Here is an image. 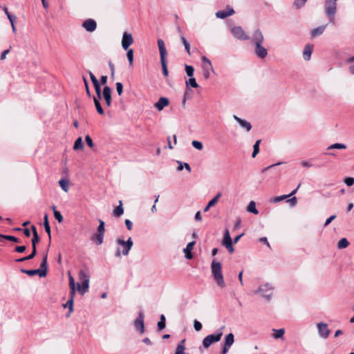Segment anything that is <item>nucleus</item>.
<instances>
[{"mask_svg":"<svg viewBox=\"0 0 354 354\" xmlns=\"http://www.w3.org/2000/svg\"><path fill=\"white\" fill-rule=\"evenodd\" d=\"M263 41L262 32L259 29L256 30L252 34V42L255 45V55L261 59H264L268 55L267 49L262 46Z\"/></svg>","mask_w":354,"mask_h":354,"instance_id":"nucleus-1","label":"nucleus"},{"mask_svg":"<svg viewBox=\"0 0 354 354\" xmlns=\"http://www.w3.org/2000/svg\"><path fill=\"white\" fill-rule=\"evenodd\" d=\"M211 272L212 276L216 285L223 288L225 287V283L224 281L223 273H222V266L220 262L216 261L214 259L211 264Z\"/></svg>","mask_w":354,"mask_h":354,"instance_id":"nucleus-2","label":"nucleus"},{"mask_svg":"<svg viewBox=\"0 0 354 354\" xmlns=\"http://www.w3.org/2000/svg\"><path fill=\"white\" fill-rule=\"evenodd\" d=\"M48 255L45 254L43 256L42 261L40 263V267L39 269L36 270H25L21 269V272L22 273H25L28 276H35L38 274L40 277H44L47 274V269H48V263H47Z\"/></svg>","mask_w":354,"mask_h":354,"instance_id":"nucleus-3","label":"nucleus"},{"mask_svg":"<svg viewBox=\"0 0 354 354\" xmlns=\"http://www.w3.org/2000/svg\"><path fill=\"white\" fill-rule=\"evenodd\" d=\"M337 0H325L324 2V13L328 17L329 22L335 24V17L337 10Z\"/></svg>","mask_w":354,"mask_h":354,"instance_id":"nucleus-4","label":"nucleus"},{"mask_svg":"<svg viewBox=\"0 0 354 354\" xmlns=\"http://www.w3.org/2000/svg\"><path fill=\"white\" fill-rule=\"evenodd\" d=\"M79 278L82 285L78 283L77 284V290L81 295H84L88 290L90 277L86 271L81 270L79 272Z\"/></svg>","mask_w":354,"mask_h":354,"instance_id":"nucleus-5","label":"nucleus"},{"mask_svg":"<svg viewBox=\"0 0 354 354\" xmlns=\"http://www.w3.org/2000/svg\"><path fill=\"white\" fill-rule=\"evenodd\" d=\"M158 46L160 55V62L162 68L163 75L167 77L168 76V69L167 66V61H166V55H167V50L165 46V42L162 39H158Z\"/></svg>","mask_w":354,"mask_h":354,"instance_id":"nucleus-6","label":"nucleus"},{"mask_svg":"<svg viewBox=\"0 0 354 354\" xmlns=\"http://www.w3.org/2000/svg\"><path fill=\"white\" fill-rule=\"evenodd\" d=\"M224 328V326H222L221 328H218L215 333L206 336L203 340V346L207 348L210 346L211 344L213 343L219 342L221 339V337L223 335V329Z\"/></svg>","mask_w":354,"mask_h":354,"instance_id":"nucleus-7","label":"nucleus"},{"mask_svg":"<svg viewBox=\"0 0 354 354\" xmlns=\"http://www.w3.org/2000/svg\"><path fill=\"white\" fill-rule=\"evenodd\" d=\"M272 290L273 287L270 283H267L260 286L256 292L259 293L266 299L270 301L272 295Z\"/></svg>","mask_w":354,"mask_h":354,"instance_id":"nucleus-8","label":"nucleus"},{"mask_svg":"<svg viewBox=\"0 0 354 354\" xmlns=\"http://www.w3.org/2000/svg\"><path fill=\"white\" fill-rule=\"evenodd\" d=\"M203 61V77L205 80H207L210 77V71L214 72L211 61L205 56L202 57Z\"/></svg>","mask_w":354,"mask_h":354,"instance_id":"nucleus-9","label":"nucleus"},{"mask_svg":"<svg viewBox=\"0 0 354 354\" xmlns=\"http://www.w3.org/2000/svg\"><path fill=\"white\" fill-rule=\"evenodd\" d=\"M231 33L233 36L240 40H248L250 37L245 32L241 26H235L231 29Z\"/></svg>","mask_w":354,"mask_h":354,"instance_id":"nucleus-10","label":"nucleus"},{"mask_svg":"<svg viewBox=\"0 0 354 354\" xmlns=\"http://www.w3.org/2000/svg\"><path fill=\"white\" fill-rule=\"evenodd\" d=\"M144 319V313L142 311H140L138 317L133 323L134 327L140 332V334H143L145 333Z\"/></svg>","mask_w":354,"mask_h":354,"instance_id":"nucleus-11","label":"nucleus"},{"mask_svg":"<svg viewBox=\"0 0 354 354\" xmlns=\"http://www.w3.org/2000/svg\"><path fill=\"white\" fill-rule=\"evenodd\" d=\"M133 43V38L131 33L124 32L122 39V46L124 50H127L129 47Z\"/></svg>","mask_w":354,"mask_h":354,"instance_id":"nucleus-12","label":"nucleus"},{"mask_svg":"<svg viewBox=\"0 0 354 354\" xmlns=\"http://www.w3.org/2000/svg\"><path fill=\"white\" fill-rule=\"evenodd\" d=\"M117 243L123 246L124 248L122 250V254L124 255H127L131 247L133 246V241L131 237H129L127 241H124L120 239H118Z\"/></svg>","mask_w":354,"mask_h":354,"instance_id":"nucleus-13","label":"nucleus"},{"mask_svg":"<svg viewBox=\"0 0 354 354\" xmlns=\"http://www.w3.org/2000/svg\"><path fill=\"white\" fill-rule=\"evenodd\" d=\"M234 342V335L232 333H229L228 335H227L225 336L224 345H223V348L222 350L223 354H225L226 353L228 352L229 349L233 344Z\"/></svg>","mask_w":354,"mask_h":354,"instance_id":"nucleus-14","label":"nucleus"},{"mask_svg":"<svg viewBox=\"0 0 354 354\" xmlns=\"http://www.w3.org/2000/svg\"><path fill=\"white\" fill-rule=\"evenodd\" d=\"M235 13L234 9L230 6H227L225 10H219L216 12V17L219 19H225Z\"/></svg>","mask_w":354,"mask_h":354,"instance_id":"nucleus-15","label":"nucleus"},{"mask_svg":"<svg viewBox=\"0 0 354 354\" xmlns=\"http://www.w3.org/2000/svg\"><path fill=\"white\" fill-rule=\"evenodd\" d=\"M318 333L322 338H327L330 334V330L328 328V325L325 323L320 322L317 324Z\"/></svg>","mask_w":354,"mask_h":354,"instance_id":"nucleus-16","label":"nucleus"},{"mask_svg":"<svg viewBox=\"0 0 354 354\" xmlns=\"http://www.w3.org/2000/svg\"><path fill=\"white\" fill-rule=\"evenodd\" d=\"M68 281H69V288H70V298L69 299H72L74 301V298L75 296L76 289H75V279L68 272Z\"/></svg>","mask_w":354,"mask_h":354,"instance_id":"nucleus-17","label":"nucleus"},{"mask_svg":"<svg viewBox=\"0 0 354 354\" xmlns=\"http://www.w3.org/2000/svg\"><path fill=\"white\" fill-rule=\"evenodd\" d=\"M234 119L239 123L241 128L245 129L248 132L250 131L252 129L251 124L245 120L241 119L236 116V115H233Z\"/></svg>","mask_w":354,"mask_h":354,"instance_id":"nucleus-18","label":"nucleus"},{"mask_svg":"<svg viewBox=\"0 0 354 354\" xmlns=\"http://www.w3.org/2000/svg\"><path fill=\"white\" fill-rule=\"evenodd\" d=\"M82 26L86 30L93 32L97 28V24L93 19H88L83 23Z\"/></svg>","mask_w":354,"mask_h":354,"instance_id":"nucleus-19","label":"nucleus"},{"mask_svg":"<svg viewBox=\"0 0 354 354\" xmlns=\"http://www.w3.org/2000/svg\"><path fill=\"white\" fill-rule=\"evenodd\" d=\"M102 95L105 100L106 104L110 106L111 105V90L109 86H105L104 87Z\"/></svg>","mask_w":354,"mask_h":354,"instance_id":"nucleus-20","label":"nucleus"},{"mask_svg":"<svg viewBox=\"0 0 354 354\" xmlns=\"http://www.w3.org/2000/svg\"><path fill=\"white\" fill-rule=\"evenodd\" d=\"M169 103V100L167 97H161L158 99V102L155 103L154 107L158 110L161 111L163 109L165 106H167Z\"/></svg>","mask_w":354,"mask_h":354,"instance_id":"nucleus-21","label":"nucleus"},{"mask_svg":"<svg viewBox=\"0 0 354 354\" xmlns=\"http://www.w3.org/2000/svg\"><path fill=\"white\" fill-rule=\"evenodd\" d=\"M195 244V241L189 242L185 248H184L183 252L185 253V257L187 259H192L193 258V254L192 253V250H193V247Z\"/></svg>","mask_w":354,"mask_h":354,"instance_id":"nucleus-22","label":"nucleus"},{"mask_svg":"<svg viewBox=\"0 0 354 354\" xmlns=\"http://www.w3.org/2000/svg\"><path fill=\"white\" fill-rule=\"evenodd\" d=\"M31 229H32V235H33L32 240H31L32 247V248L35 249V248H37L36 245H37V243H38L39 242L40 237L37 233V228L35 225H32Z\"/></svg>","mask_w":354,"mask_h":354,"instance_id":"nucleus-23","label":"nucleus"},{"mask_svg":"<svg viewBox=\"0 0 354 354\" xmlns=\"http://www.w3.org/2000/svg\"><path fill=\"white\" fill-rule=\"evenodd\" d=\"M313 46L308 44L304 47L303 51V57L305 60L308 61L310 59L311 54L313 53Z\"/></svg>","mask_w":354,"mask_h":354,"instance_id":"nucleus-24","label":"nucleus"},{"mask_svg":"<svg viewBox=\"0 0 354 354\" xmlns=\"http://www.w3.org/2000/svg\"><path fill=\"white\" fill-rule=\"evenodd\" d=\"M326 26H327V25L326 24V25L318 26V27L313 29L311 31V37H315L317 36L321 35L324 32Z\"/></svg>","mask_w":354,"mask_h":354,"instance_id":"nucleus-25","label":"nucleus"},{"mask_svg":"<svg viewBox=\"0 0 354 354\" xmlns=\"http://www.w3.org/2000/svg\"><path fill=\"white\" fill-rule=\"evenodd\" d=\"M104 234L96 232L91 236V240L97 245H101L104 241Z\"/></svg>","mask_w":354,"mask_h":354,"instance_id":"nucleus-26","label":"nucleus"},{"mask_svg":"<svg viewBox=\"0 0 354 354\" xmlns=\"http://www.w3.org/2000/svg\"><path fill=\"white\" fill-rule=\"evenodd\" d=\"M232 243V239L230 237V232L228 229H225L224 232V236L223 239V245L226 247Z\"/></svg>","mask_w":354,"mask_h":354,"instance_id":"nucleus-27","label":"nucleus"},{"mask_svg":"<svg viewBox=\"0 0 354 354\" xmlns=\"http://www.w3.org/2000/svg\"><path fill=\"white\" fill-rule=\"evenodd\" d=\"M221 196V193H218L211 201H209L207 205L204 209V212H207L211 207L214 206L218 202Z\"/></svg>","mask_w":354,"mask_h":354,"instance_id":"nucleus-28","label":"nucleus"},{"mask_svg":"<svg viewBox=\"0 0 354 354\" xmlns=\"http://www.w3.org/2000/svg\"><path fill=\"white\" fill-rule=\"evenodd\" d=\"M44 227L46 232L48 234L49 242L50 243V239H51V236H50V225H49L48 218V214H45V215H44Z\"/></svg>","mask_w":354,"mask_h":354,"instance_id":"nucleus-29","label":"nucleus"},{"mask_svg":"<svg viewBox=\"0 0 354 354\" xmlns=\"http://www.w3.org/2000/svg\"><path fill=\"white\" fill-rule=\"evenodd\" d=\"M272 337L274 339H282L285 333L284 328L273 329Z\"/></svg>","mask_w":354,"mask_h":354,"instance_id":"nucleus-30","label":"nucleus"},{"mask_svg":"<svg viewBox=\"0 0 354 354\" xmlns=\"http://www.w3.org/2000/svg\"><path fill=\"white\" fill-rule=\"evenodd\" d=\"M123 212H124V209H123V207L122 205V201H120V205L114 209L113 214V216H115L116 217H120V216H122L123 214Z\"/></svg>","mask_w":354,"mask_h":354,"instance_id":"nucleus-31","label":"nucleus"},{"mask_svg":"<svg viewBox=\"0 0 354 354\" xmlns=\"http://www.w3.org/2000/svg\"><path fill=\"white\" fill-rule=\"evenodd\" d=\"M84 148V144L82 142V139L81 137H79L76 139L75 141L74 145H73V149L74 150H82Z\"/></svg>","mask_w":354,"mask_h":354,"instance_id":"nucleus-32","label":"nucleus"},{"mask_svg":"<svg viewBox=\"0 0 354 354\" xmlns=\"http://www.w3.org/2000/svg\"><path fill=\"white\" fill-rule=\"evenodd\" d=\"M93 100H94L95 106L96 108L97 113L100 115H103L104 113V111L100 104L99 99H97L96 97H93Z\"/></svg>","mask_w":354,"mask_h":354,"instance_id":"nucleus-33","label":"nucleus"},{"mask_svg":"<svg viewBox=\"0 0 354 354\" xmlns=\"http://www.w3.org/2000/svg\"><path fill=\"white\" fill-rule=\"evenodd\" d=\"M348 245H349L348 241L346 238H342L339 241V242L337 243V248L339 249H343V248H347L348 246Z\"/></svg>","mask_w":354,"mask_h":354,"instance_id":"nucleus-34","label":"nucleus"},{"mask_svg":"<svg viewBox=\"0 0 354 354\" xmlns=\"http://www.w3.org/2000/svg\"><path fill=\"white\" fill-rule=\"evenodd\" d=\"M247 210L249 212L253 213L254 214H257L259 213L256 208V204L254 201L250 202L249 205H248Z\"/></svg>","mask_w":354,"mask_h":354,"instance_id":"nucleus-35","label":"nucleus"},{"mask_svg":"<svg viewBox=\"0 0 354 354\" xmlns=\"http://www.w3.org/2000/svg\"><path fill=\"white\" fill-rule=\"evenodd\" d=\"M0 238L3 239L7 241L15 242V243L20 242L19 239H17V237H15L14 236H11V235H4V234H0Z\"/></svg>","mask_w":354,"mask_h":354,"instance_id":"nucleus-36","label":"nucleus"},{"mask_svg":"<svg viewBox=\"0 0 354 354\" xmlns=\"http://www.w3.org/2000/svg\"><path fill=\"white\" fill-rule=\"evenodd\" d=\"M187 87L192 86L193 88L198 87V84H197L196 79L193 77H190V78L186 81Z\"/></svg>","mask_w":354,"mask_h":354,"instance_id":"nucleus-37","label":"nucleus"},{"mask_svg":"<svg viewBox=\"0 0 354 354\" xmlns=\"http://www.w3.org/2000/svg\"><path fill=\"white\" fill-rule=\"evenodd\" d=\"M53 214H54V217L59 222V223H62L63 221V216L61 214V213L56 210V207L55 206H53Z\"/></svg>","mask_w":354,"mask_h":354,"instance_id":"nucleus-38","label":"nucleus"},{"mask_svg":"<svg viewBox=\"0 0 354 354\" xmlns=\"http://www.w3.org/2000/svg\"><path fill=\"white\" fill-rule=\"evenodd\" d=\"M158 330H161L165 328V317L164 315H161L160 317V321L157 324Z\"/></svg>","mask_w":354,"mask_h":354,"instance_id":"nucleus-39","label":"nucleus"},{"mask_svg":"<svg viewBox=\"0 0 354 354\" xmlns=\"http://www.w3.org/2000/svg\"><path fill=\"white\" fill-rule=\"evenodd\" d=\"M288 197H290V195H282V196L274 197L272 198H270V202L272 203H279Z\"/></svg>","mask_w":354,"mask_h":354,"instance_id":"nucleus-40","label":"nucleus"},{"mask_svg":"<svg viewBox=\"0 0 354 354\" xmlns=\"http://www.w3.org/2000/svg\"><path fill=\"white\" fill-rule=\"evenodd\" d=\"M261 143V140H258L256 141L253 146V152L252 154V157L254 158L259 152V145Z\"/></svg>","mask_w":354,"mask_h":354,"instance_id":"nucleus-41","label":"nucleus"},{"mask_svg":"<svg viewBox=\"0 0 354 354\" xmlns=\"http://www.w3.org/2000/svg\"><path fill=\"white\" fill-rule=\"evenodd\" d=\"M181 41L183 43V44L185 46V49L186 50V52L190 55V45L189 44V42L187 41L186 38L185 37L184 35H181Z\"/></svg>","mask_w":354,"mask_h":354,"instance_id":"nucleus-42","label":"nucleus"},{"mask_svg":"<svg viewBox=\"0 0 354 354\" xmlns=\"http://www.w3.org/2000/svg\"><path fill=\"white\" fill-rule=\"evenodd\" d=\"M59 186L61 187V188L64 191V192H68V181L66 179H61L59 181Z\"/></svg>","mask_w":354,"mask_h":354,"instance_id":"nucleus-43","label":"nucleus"},{"mask_svg":"<svg viewBox=\"0 0 354 354\" xmlns=\"http://www.w3.org/2000/svg\"><path fill=\"white\" fill-rule=\"evenodd\" d=\"M346 148V146L344 144L335 143V144H333V145H330L328 147V149H344Z\"/></svg>","mask_w":354,"mask_h":354,"instance_id":"nucleus-44","label":"nucleus"},{"mask_svg":"<svg viewBox=\"0 0 354 354\" xmlns=\"http://www.w3.org/2000/svg\"><path fill=\"white\" fill-rule=\"evenodd\" d=\"M97 232L103 234H104L105 232L104 222L101 219L99 220V225L97 229Z\"/></svg>","mask_w":354,"mask_h":354,"instance_id":"nucleus-45","label":"nucleus"},{"mask_svg":"<svg viewBox=\"0 0 354 354\" xmlns=\"http://www.w3.org/2000/svg\"><path fill=\"white\" fill-rule=\"evenodd\" d=\"M306 1L307 0H295L293 5L297 9H299L303 7Z\"/></svg>","mask_w":354,"mask_h":354,"instance_id":"nucleus-46","label":"nucleus"},{"mask_svg":"<svg viewBox=\"0 0 354 354\" xmlns=\"http://www.w3.org/2000/svg\"><path fill=\"white\" fill-rule=\"evenodd\" d=\"M73 300L68 299V301L64 305V308H68L69 313L68 316H69L70 313L73 310Z\"/></svg>","mask_w":354,"mask_h":354,"instance_id":"nucleus-47","label":"nucleus"},{"mask_svg":"<svg viewBox=\"0 0 354 354\" xmlns=\"http://www.w3.org/2000/svg\"><path fill=\"white\" fill-rule=\"evenodd\" d=\"M127 50V57L128 61L129 62V64L131 65V64H132L133 61V50L128 49Z\"/></svg>","mask_w":354,"mask_h":354,"instance_id":"nucleus-48","label":"nucleus"},{"mask_svg":"<svg viewBox=\"0 0 354 354\" xmlns=\"http://www.w3.org/2000/svg\"><path fill=\"white\" fill-rule=\"evenodd\" d=\"M184 342H185V340H183L181 342V343L177 346L176 351V354H183L184 353V351H185V346L183 345Z\"/></svg>","mask_w":354,"mask_h":354,"instance_id":"nucleus-49","label":"nucleus"},{"mask_svg":"<svg viewBox=\"0 0 354 354\" xmlns=\"http://www.w3.org/2000/svg\"><path fill=\"white\" fill-rule=\"evenodd\" d=\"M185 71L189 77H193L194 69L192 66L185 65Z\"/></svg>","mask_w":354,"mask_h":354,"instance_id":"nucleus-50","label":"nucleus"},{"mask_svg":"<svg viewBox=\"0 0 354 354\" xmlns=\"http://www.w3.org/2000/svg\"><path fill=\"white\" fill-rule=\"evenodd\" d=\"M192 146L198 150H202L203 148V143L200 141L193 140L192 142Z\"/></svg>","mask_w":354,"mask_h":354,"instance_id":"nucleus-51","label":"nucleus"},{"mask_svg":"<svg viewBox=\"0 0 354 354\" xmlns=\"http://www.w3.org/2000/svg\"><path fill=\"white\" fill-rule=\"evenodd\" d=\"M93 86L95 87V90L97 98L100 99L102 97V93H101V88H100V83L96 84H95Z\"/></svg>","mask_w":354,"mask_h":354,"instance_id":"nucleus-52","label":"nucleus"},{"mask_svg":"<svg viewBox=\"0 0 354 354\" xmlns=\"http://www.w3.org/2000/svg\"><path fill=\"white\" fill-rule=\"evenodd\" d=\"M115 86L118 94L121 95L123 92V84L121 82H117Z\"/></svg>","mask_w":354,"mask_h":354,"instance_id":"nucleus-53","label":"nucleus"},{"mask_svg":"<svg viewBox=\"0 0 354 354\" xmlns=\"http://www.w3.org/2000/svg\"><path fill=\"white\" fill-rule=\"evenodd\" d=\"M194 327L196 331H200L202 329V324L198 320H194Z\"/></svg>","mask_w":354,"mask_h":354,"instance_id":"nucleus-54","label":"nucleus"},{"mask_svg":"<svg viewBox=\"0 0 354 354\" xmlns=\"http://www.w3.org/2000/svg\"><path fill=\"white\" fill-rule=\"evenodd\" d=\"M85 140H86V144L88 145V146L89 147L92 148L94 146L93 140L91 139V138L88 135L86 136Z\"/></svg>","mask_w":354,"mask_h":354,"instance_id":"nucleus-55","label":"nucleus"},{"mask_svg":"<svg viewBox=\"0 0 354 354\" xmlns=\"http://www.w3.org/2000/svg\"><path fill=\"white\" fill-rule=\"evenodd\" d=\"M344 183L348 186H352L354 184V178L353 177H348L344 179Z\"/></svg>","mask_w":354,"mask_h":354,"instance_id":"nucleus-56","label":"nucleus"},{"mask_svg":"<svg viewBox=\"0 0 354 354\" xmlns=\"http://www.w3.org/2000/svg\"><path fill=\"white\" fill-rule=\"evenodd\" d=\"M88 74H89L91 80L93 82V85L99 83L97 79L95 77V76L93 75V73L91 71H89Z\"/></svg>","mask_w":354,"mask_h":354,"instance_id":"nucleus-57","label":"nucleus"},{"mask_svg":"<svg viewBox=\"0 0 354 354\" xmlns=\"http://www.w3.org/2000/svg\"><path fill=\"white\" fill-rule=\"evenodd\" d=\"M26 248L25 245H20V246H17L15 249V251L17 252H19V253H22L26 251Z\"/></svg>","mask_w":354,"mask_h":354,"instance_id":"nucleus-58","label":"nucleus"},{"mask_svg":"<svg viewBox=\"0 0 354 354\" xmlns=\"http://www.w3.org/2000/svg\"><path fill=\"white\" fill-rule=\"evenodd\" d=\"M37 254V248H32V253H30V254L28 256H26L28 260H30L32 259H33L35 255Z\"/></svg>","mask_w":354,"mask_h":354,"instance_id":"nucleus-59","label":"nucleus"},{"mask_svg":"<svg viewBox=\"0 0 354 354\" xmlns=\"http://www.w3.org/2000/svg\"><path fill=\"white\" fill-rule=\"evenodd\" d=\"M336 218L335 215H332L329 218H328L324 223V226H327L329 225L335 218Z\"/></svg>","mask_w":354,"mask_h":354,"instance_id":"nucleus-60","label":"nucleus"},{"mask_svg":"<svg viewBox=\"0 0 354 354\" xmlns=\"http://www.w3.org/2000/svg\"><path fill=\"white\" fill-rule=\"evenodd\" d=\"M84 83L86 87V93L88 96H91V92L88 88V83L87 80L85 77H83Z\"/></svg>","mask_w":354,"mask_h":354,"instance_id":"nucleus-61","label":"nucleus"},{"mask_svg":"<svg viewBox=\"0 0 354 354\" xmlns=\"http://www.w3.org/2000/svg\"><path fill=\"white\" fill-rule=\"evenodd\" d=\"M125 225L129 230H131L132 229L133 225H132V222L130 220H129V219L125 220Z\"/></svg>","mask_w":354,"mask_h":354,"instance_id":"nucleus-62","label":"nucleus"},{"mask_svg":"<svg viewBox=\"0 0 354 354\" xmlns=\"http://www.w3.org/2000/svg\"><path fill=\"white\" fill-rule=\"evenodd\" d=\"M301 165L302 167H307V168H309V167H312V164H310V162L307 161V160L302 161L301 162Z\"/></svg>","mask_w":354,"mask_h":354,"instance_id":"nucleus-63","label":"nucleus"},{"mask_svg":"<svg viewBox=\"0 0 354 354\" xmlns=\"http://www.w3.org/2000/svg\"><path fill=\"white\" fill-rule=\"evenodd\" d=\"M10 52V49H6L5 50H3L1 55V57H0V59L1 60H3L6 59V57L7 55V54Z\"/></svg>","mask_w":354,"mask_h":354,"instance_id":"nucleus-64","label":"nucleus"}]
</instances>
